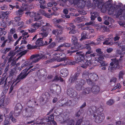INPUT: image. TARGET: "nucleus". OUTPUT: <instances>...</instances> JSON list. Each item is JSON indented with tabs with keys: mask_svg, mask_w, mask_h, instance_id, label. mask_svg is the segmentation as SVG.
I'll use <instances>...</instances> for the list:
<instances>
[{
	"mask_svg": "<svg viewBox=\"0 0 125 125\" xmlns=\"http://www.w3.org/2000/svg\"><path fill=\"white\" fill-rule=\"evenodd\" d=\"M27 52V51L24 50L21 52L19 53V54L20 55V57H21L22 56L24 55Z\"/></svg>",
	"mask_w": 125,
	"mask_h": 125,
	"instance_id": "774afa93",
	"label": "nucleus"
},
{
	"mask_svg": "<svg viewBox=\"0 0 125 125\" xmlns=\"http://www.w3.org/2000/svg\"><path fill=\"white\" fill-rule=\"evenodd\" d=\"M54 25L57 28L60 29L58 30H59L60 31H61L62 32V31L64 29V28L63 27L59 24H55Z\"/></svg>",
	"mask_w": 125,
	"mask_h": 125,
	"instance_id": "a18cd8bd",
	"label": "nucleus"
},
{
	"mask_svg": "<svg viewBox=\"0 0 125 125\" xmlns=\"http://www.w3.org/2000/svg\"><path fill=\"white\" fill-rule=\"evenodd\" d=\"M114 101L112 99H110L108 100L106 104L107 105H113L114 103Z\"/></svg>",
	"mask_w": 125,
	"mask_h": 125,
	"instance_id": "37998d69",
	"label": "nucleus"
},
{
	"mask_svg": "<svg viewBox=\"0 0 125 125\" xmlns=\"http://www.w3.org/2000/svg\"><path fill=\"white\" fill-rule=\"evenodd\" d=\"M82 121V119H80L78 120L76 123L75 125H80Z\"/></svg>",
	"mask_w": 125,
	"mask_h": 125,
	"instance_id": "0e129e2a",
	"label": "nucleus"
},
{
	"mask_svg": "<svg viewBox=\"0 0 125 125\" xmlns=\"http://www.w3.org/2000/svg\"><path fill=\"white\" fill-rule=\"evenodd\" d=\"M91 64V61L87 60L85 63V62L82 61V63L81 64V67L83 68H86L87 66H90Z\"/></svg>",
	"mask_w": 125,
	"mask_h": 125,
	"instance_id": "2eb2a0df",
	"label": "nucleus"
},
{
	"mask_svg": "<svg viewBox=\"0 0 125 125\" xmlns=\"http://www.w3.org/2000/svg\"><path fill=\"white\" fill-rule=\"evenodd\" d=\"M74 82L76 84L75 88L76 89L79 91L80 90L82 89V88L83 87V86L78 84L77 82H76V81H75Z\"/></svg>",
	"mask_w": 125,
	"mask_h": 125,
	"instance_id": "4c0bfd02",
	"label": "nucleus"
},
{
	"mask_svg": "<svg viewBox=\"0 0 125 125\" xmlns=\"http://www.w3.org/2000/svg\"><path fill=\"white\" fill-rule=\"evenodd\" d=\"M34 21H37L41 19L42 18V17L40 16L39 14L36 13L35 14V16L34 17Z\"/></svg>",
	"mask_w": 125,
	"mask_h": 125,
	"instance_id": "72a5a7b5",
	"label": "nucleus"
},
{
	"mask_svg": "<svg viewBox=\"0 0 125 125\" xmlns=\"http://www.w3.org/2000/svg\"><path fill=\"white\" fill-rule=\"evenodd\" d=\"M54 21H55L54 24L56 23H59L62 22L63 20L62 19H59L56 20L55 19H54Z\"/></svg>",
	"mask_w": 125,
	"mask_h": 125,
	"instance_id": "5fc2aeb1",
	"label": "nucleus"
},
{
	"mask_svg": "<svg viewBox=\"0 0 125 125\" xmlns=\"http://www.w3.org/2000/svg\"><path fill=\"white\" fill-rule=\"evenodd\" d=\"M90 73L86 71H84L82 75L83 78L87 79L89 77H90L89 76V75Z\"/></svg>",
	"mask_w": 125,
	"mask_h": 125,
	"instance_id": "2f4dec72",
	"label": "nucleus"
},
{
	"mask_svg": "<svg viewBox=\"0 0 125 125\" xmlns=\"http://www.w3.org/2000/svg\"><path fill=\"white\" fill-rule=\"evenodd\" d=\"M125 8V4L123 6V4L121 2H119L118 5L116 6V8Z\"/></svg>",
	"mask_w": 125,
	"mask_h": 125,
	"instance_id": "09e8293b",
	"label": "nucleus"
},
{
	"mask_svg": "<svg viewBox=\"0 0 125 125\" xmlns=\"http://www.w3.org/2000/svg\"><path fill=\"white\" fill-rule=\"evenodd\" d=\"M67 93L70 96L72 97H76L77 94L76 92L72 88L68 89Z\"/></svg>",
	"mask_w": 125,
	"mask_h": 125,
	"instance_id": "f8f14e48",
	"label": "nucleus"
},
{
	"mask_svg": "<svg viewBox=\"0 0 125 125\" xmlns=\"http://www.w3.org/2000/svg\"><path fill=\"white\" fill-rule=\"evenodd\" d=\"M31 65L30 64V61L29 62H25L23 63L21 65L22 67H25L28 65Z\"/></svg>",
	"mask_w": 125,
	"mask_h": 125,
	"instance_id": "8fccbe9b",
	"label": "nucleus"
},
{
	"mask_svg": "<svg viewBox=\"0 0 125 125\" xmlns=\"http://www.w3.org/2000/svg\"><path fill=\"white\" fill-rule=\"evenodd\" d=\"M113 66V65H111V63H110V65L108 68V70L111 72H113L114 70L115 69L114 66Z\"/></svg>",
	"mask_w": 125,
	"mask_h": 125,
	"instance_id": "4d7b16f0",
	"label": "nucleus"
},
{
	"mask_svg": "<svg viewBox=\"0 0 125 125\" xmlns=\"http://www.w3.org/2000/svg\"><path fill=\"white\" fill-rule=\"evenodd\" d=\"M22 109V107L21 104L19 103L17 104L15 106V113L17 114L16 116L19 115L20 113V112Z\"/></svg>",
	"mask_w": 125,
	"mask_h": 125,
	"instance_id": "9b49d317",
	"label": "nucleus"
},
{
	"mask_svg": "<svg viewBox=\"0 0 125 125\" xmlns=\"http://www.w3.org/2000/svg\"><path fill=\"white\" fill-rule=\"evenodd\" d=\"M61 73L62 75H63V76H62L63 77H65L68 75V72L66 69H65L62 70L61 71Z\"/></svg>",
	"mask_w": 125,
	"mask_h": 125,
	"instance_id": "cd10ccee",
	"label": "nucleus"
},
{
	"mask_svg": "<svg viewBox=\"0 0 125 125\" xmlns=\"http://www.w3.org/2000/svg\"><path fill=\"white\" fill-rule=\"evenodd\" d=\"M54 60H58V58L59 57L58 61L59 62L64 61H66L67 60V57H66L65 54L60 52L56 53L53 55Z\"/></svg>",
	"mask_w": 125,
	"mask_h": 125,
	"instance_id": "7ed1b4c3",
	"label": "nucleus"
},
{
	"mask_svg": "<svg viewBox=\"0 0 125 125\" xmlns=\"http://www.w3.org/2000/svg\"><path fill=\"white\" fill-rule=\"evenodd\" d=\"M84 48L86 49H87L88 51H87L85 53V55H86L92 53V51L91 50V47L88 44H86L84 45Z\"/></svg>",
	"mask_w": 125,
	"mask_h": 125,
	"instance_id": "dca6fc26",
	"label": "nucleus"
},
{
	"mask_svg": "<svg viewBox=\"0 0 125 125\" xmlns=\"http://www.w3.org/2000/svg\"><path fill=\"white\" fill-rule=\"evenodd\" d=\"M10 120L8 118H6L5 120L4 121V125H10Z\"/></svg>",
	"mask_w": 125,
	"mask_h": 125,
	"instance_id": "3c124183",
	"label": "nucleus"
},
{
	"mask_svg": "<svg viewBox=\"0 0 125 125\" xmlns=\"http://www.w3.org/2000/svg\"><path fill=\"white\" fill-rule=\"evenodd\" d=\"M90 14L91 15L90 18L91 20L92 21L94 20L95 18L99 16L98 13L96 12H92L91 11L90 12Z\"/></svg>",
	"mask_w": 125,
	"mask_h": 125,
	"instance_id": "6ab92c4d",
	"label": "nucleus"
},
{
	"mask_svg": "<svg viewBox=\"0 0 125 125\" xmlns=\"http://www.w3.org/2000/svg\"><path fill=\"white\" fill-rule=\"evenodd\" d=\"M46 72L44 70H40L38 73V75L40 77H43L45 75Z\"/></svg>",
	"mask_w": 125,
	"mask_h": 125,
	"instance_id": "b1692460",
	"label": "nucleus"
},
{
	"mask_svg": "<svg viewBox=\"0 0 125 125\" xmlns=\"http://www.w3.org/2000/svg\"><path fill=\"white\" fill-rule=\"evenodd\" d=\"M115 8H108V13L109 14H111L114 13V10Z\"/></svg>",
	"mask_w": 125,
	"mask_h": 125,
	"instance_id": "864d4df0",
	"label": "nucleus"
},
{
	"mask_svg": "<svg viewBox=\"0 0 125 125\" xmlns=\"http://www.w3.org/2000/svg\"><path fill=\"white\" fill-rule=\"evenodd\" d=\"M91 88L92 92L95 94L98 93L100 91L99 87L97 85L93 86Z\"/></svg>",
	"mask_w": 125,
	"mask_h": 125,
	"instance_id": "4be33fe9",
	"label": "nucleus"
},
{
	"mask_svg": "<svg viewBox=\"0 0 125 125\" xmlns=\"http://www.w3.org/2000/svg\"><path fill=\"white\" fill-rule=\"evenodd\" d=\"M86 82L89 84H91L92 82V80H91V78L90 77H89L86 79Z\"/></svg>",
	"mask_w": 125,
	"mask_h": 125,
	"instance_id": "6e6d98bb",
	"label": "nucleus"
},
{
	"mask_svg": "<svg viewBox=\"0 0 125 125\" xmlns=\"http://www.w3.org/2000/svg\"><path fill=\"white\" fill-rule=\"evenodd\" d=\"M67 60L66 61V63H67V65H73L75 64V61L72 62L69 60L67 58Z\"/></svg>",
	"mask_w": 125,
	"mask_h": 125,
	"instance_id": "a19ab883",
	"label": "nucleus"
},
{
	"mask_svg": "<svg viewBox=\"0 0 125 125\" xmlns=\"http://www.w3.org/2000/svg\"><path fill=\"white\" fill-rule=\"evenodd\" d=\"M111 38H109L105 40L103 42V44H105L106 45H109L111 44L112 42L110 41V39H111Z\"/></svg>",
	"mask_w": 125,
	"mask_h": 125,
	"instance_id": "f704fd0d",
	"label": "nucleus"
},
{
	"mask_svg": "<svg viewBox=\"0 0 125 125\" xmlns=\"http://www.w3.org/2000/svg\"><path fill=\"white\" fill-rule=\"evenodd\" d=\"M79 75V73H77L75 74L73 77V78H71L69 79V82L70 83H72L74 82H75V81H77V77Z\"/></svg>",
	"mask_w": 125,
	"mask_h": 125,
	"instance_id": "f3484780",
	"label": "nucleus"
},
{
	"mask_svg": "<svg viewBox=\"0 0 125 125\" xmlns=\"http://www.w3.org/2000/svg\"><path fill=\"white\" fill-rule=\"evenodd\" d=\"M104 59V58L102 55H100L98 58H95V60L94 61L95 63H98V62L100 63V67H101L102 66H107L108 64L105 61H104L103 60Z\"/></svg>",
	"mask_w": 125,
	"mask_h": 125,
	"instance_id": "1a4fd4ad",
	"label": "nucleus"
},
{
	"mask_svg": "<svg viewBox=\"0 0 125 125\" xmlns=\"http://www.w3.org/2000/svg\"><path fill=\"white\" fill-rule=\"evenodd\" d=\"M93 107H89L87 111V113L88 115H90L93 114L94 111L93 110Z\"/></svg>",
	"mask_w": 125,
	"mask_h": 125,
	"instance_id": "ea45409f",
	"label": "nucleus"
},
{
	"mask_svg": "<svg viewBox=\"0 0 125 125\" xmlns=\"http://www.w3.org/2000/svg\"><path fill=\"white\" fill-rule=\"evenodd\" d=\"M83 111L82 110H79L76 114V116L77 117L81 115L83 113Z\"/></svg>",
	"mask_w": 125,
	"mask_h": 125,
	"instance_id": "052dcab7",
	"label": "nucleus"
},
{
	"mask_svg": "<svg viewBox=\"0 0 125 125\" xmlns=\"http://www.w3.org/2000/svg\"><path fill=\"white\" fill-rule=\"evenodd\" d=\"M74 47H72L71 48L72 50H75V51H68L67 52L68 53H71V54H72L74 52H75L78 51V49H80L82 48L81 46H80L78 45H74Z\"/></svg>",
	"mask_w": 125,
	"mask_h": 125,
	"instance_id": "4468645a",
	"label": "nucleus"
},
{
	"mask_svg": "<svg viewBox=\"0 0 125 125\" xmlns=\"http://www.w3.org/2000/svg\"><path fill=\"white\" fill-rule=\"evenodd\" d=\"M43 38L38 39L35 42V44L38 46H42L44 45L43 42L42 41Z\"/></svg>",
	"mask_w": 125,
	"mask_h": 125,
	"instance_id": "412c9836",
	"label": "nucleus"
},
{
	"mask_svg": "<svg viewBox=\"0 0 125 125\" xmlns=\"http://www.w3.org/2000/svg\"><path fill=\"white\" fill-rule=\"evenodd\" d=\"M78 12L81 14L83 15H84L86 14V12L83 10L82 8H79V9L78 10Z\"/></svg>",
	"mask_w": 125,
	"mask_h": 125,
	"instance_id": "49530a36",
	"label": "nucleus"
},
{
	"mask_svg": "<svg viewBox=\"0 0 125 125\" xmlns=\"http://www.w3.org/2000/svg\"><path fill=\"white\" fill-rule=\"evenodd\" d=\"M52 33L55 35H58L62 34V32L61 31L59 30L58 29L54 30L52 31Z\"/></svg>",
	"mask_w": 125,
	"mask_h": 125,
	"instance_id": "bb28decb",
	"label": "nucleus"
},
{
	"mask_svg": "<svg viewBox=\"0 0 125 125\" xmlns=\"http://www.w3.org/2000/svg\"><path fill=\"white\" fill-rule=\"evenodd\" d=\"M72 42L74 45H78L80 46H82L78 42V39L75 36H73L72 39Z\"/></svg>",
	"mask_w": 125,
	"mask_h": 125,
	"instance_id": "a211bd4d",
	"label": "nucleus"
},
{
	"mask_svg": "<svg viewBox=\"0 0 125 125\" xmlns=\"http://www.w3.org/2000/svg\"><path fill=\"white\" fill-rule=\"evenodd\" d=\"M113 1L112 0H108L106 1L105 4L104 2L100 1L99 0H94L93 5L94 8H103V7L105 4V8H112L113 7Z\"/></svg>",
	"mask_w": 125,
	"mask_h": 125,
	"instance_id": "f257e3e1",
	"label": "nucleus"
},
{
	"mask_svg": "<svg viewBox=\"0 0 125 125\" xmlns=\"http://www.w3.org/2000/svg\"><path fill=\"white\" fill-rule=\"evenodd\" d=\"M37 22L34 24H31V26L34 28L35 30L37 29L39 27H40L39 25Z\"/></svg>",
	"mask_w": 125,
	"mask_h": 125,
	"instance_id": "c03bdc74",
	"label": "nucleus"
},
{
	"mask_svg": "<svg viewBox=\"0 0 125 125\" xmlns=\"http://www.w3.org/2000/svg\"><path fill=\"white\" fill-rule=\"evenodd\" d=\"M81 38L80 40V41H82L87 38V33L85 31H83L81 34Z\"/></svg>",
	"mask_w": 125,
	"mask_h": 125,
	"instance_id": "a878e982",
	"label": "nucleus"
},
{
	"mask_svg": "<svg viewBox=\"0 0 125 125\" xmlns=\"http://www.w3.org/2000/svg\"><path fill=\"white\" fill-rule=\"evenodd\" d=\"M50 97V95L49 94L47 93H45L44 94L42 95V98H43L42 101H43L49 98Z\"/></svg>",
	"mask_w": 125,
	"mask_h": 125,
	"instance_id": "c756f323",
	"label": "nucleus"
},
{
	"mask_svg": "<svg viewBox=\"0 0 125 125\" xmlns=\"http://www.w3.org/2000/svg\"><path fill=\"white\" fill-rule=\"evenodd\" d=\"M92 91V88L87 87L85 88L83 92V93L84 94H88Z\"/></svg>",
	"mask_w": 125,
	"mask_h": 125,
	"instance_id": "393cba45",
	"label": "nucleus"
},
{
	"mask_svg": "<svg viewBox=\"0 0 125 125\" xmlns=\"http://www.w3.org/2000/svg\"><path fill=\"white\" fill-rule=\"evenodd\" d=\"M118 11L117 13V16H119L120 15L123 14V15L125 14V9L123 10L121 8H118Z\"/></svg>",
	"mask_w": 125,
	"mask_h": 125,
	"instance_id": "c85d7f7f",
	"label": "nucleus"
},
{
	"mask_svg": "<svg viewBox=\"0 0 125 125\" xmlns=\"http://www.w3.org/2000/svg\"><path fill=\"white\" fill-rule=\"evenodd\" d=\"M93 116L95 118V122L97 123H100L102 122L105 118L104 114L103 113L96 114H94Z\"/></svg>",
	"mask_w": 125,
	"mask_h": 125,
	"instance_id": "423d86ee",
	"label": "nucleus"
},
{
	"mask_svg": "<svg viewBox=\"0 0 125 125\" xmlns=\"http://www.w3.org/2000/svg\"><path fill=\"white\" fill-rule=\"evenodd\" d=\"M83 19V17H77L76 19V22L78 23H79L82 21V19Z\"/></svg>",
	"mask_w": 125,
	"mask_h": 125,
	"instance_id": "bf43d9fd",
	"label": "nucleus"
},
{
	"mask_svg": "<svg viewBox=\"0 0 125 125\" xmlns=\"http://www.w3.org/2000/svg\"><path fill=\"white\" fill-rule=\"evenodd\" d=\"M28 70H26L23 71L18 76L16 79V81H17L16 83H18L21 80L25 78L26 76L28 74V73H27Z\"/></svg>",
	"mask_w": 125,
	"mask_h": 125,
	"instance_id": "9d476101",
	"label": "nucleus"
},
{
	"mask_svg": "<svg viewBox=\"0 0 125 125\" xmlns=\"http://www.w3.org/2000/svg\"><path fill=\"white\" fill-rule=\"evenodd\" d=\"M44 26L42 28L41 30L42 32L39 34H40L43 37H46L47 36L48 34V30L49 29V28L51 26L50 24L48 23H46V25Z\"/></svg>",
	"mask_w": 125,
	"mask_h": 125,
	"instance_id": "0eeeda50",
	"label": "nucleus"
},
{
	"mask_svg": "<svg viewBox=\"0 0 125 125\" xmlns=\"http://www.w3.org/2000/svg\"><path fill=\"white\" fill-rule=\"evenodd\" d=\"M44 122L43 119H39L35 122L33 123V125H40V124Z\"/></svg>",
	"mask_w": 125,
	"mask_h": 125,
	"instance_id": "e433bc0d",
	"label": "nucleus"
},
{
	"mask_svg": "<svg viewBox=\"0 0 125 125\" xmlns=\"http://www.w3.org/2000/svg\"><path fill=\"white\" fill-rule=\"evenodd\" d=\"M15 114H14V112L13 111H11L9 114V119H10L11 121L13 123H15L16 122V120L15 118L16 117V115Z\"/></svg>",
	"mask_w": 125,
	"mask_h": 125,
	"instance_id": "ddd939ff",
	"label": "nucleus"
},
{
	"mask_svg": "<svg viewBox=\"0 0 125 125\" xmlns=\"http://www.w3.org/2000/svg\"><path fill=\"white\" fill-rule=\"evenodd\" d=\"M63 46H64L63 45V44L60 45L58 47L57 50H56V51L59 52L62 51L63 50H62L61 48H60L61 47H63Z\"/></svg>",
	"mask_w": 125,
	"mask_h": 125,
	"instance_id": "603ef678",
	"label": "nucleus"
},
{
	"mask_svg": "<svg viewBox=\"0 0 125 125\" xmlns=\"http://www.w3.org/2000/svg\"><path fill=\"white\" fill-rule=\"evenodd\" d=\"M33 113V108L32 107H28L25 109V110L23 111L22 115L23 116L30 117L32 115Z\"/></svg>",
	"mask_w": 125,
	"mask_h": 125,
	"instance_id": "6e6552de",
	"label": "nucleus"
},
{
	"mask_svg": "<svg viewBox=\"0 0 125 125\" xmlns=\"http://www.w3.org/2000/svg\"><path fill=\"white\" fill-rule=\"evenodd\" d=\"M76 54L77 55L75 56V57L76 63H79L81 65V64L82 63V61H84V54L81 51L77 52Z\"/></svg>",
	"mask_w": 125,
	"mask_h": 125,
	"instance_id": "39448f33",
	"label": "nucleus"
},
{
	"mask_svg": "<svg viewBox=\"0 0 125 125\" xmlns=\"http://www.w3.org/2000/svg\"><path fill=\"white\" fill-rule=\"evenodd\" d=\"M19 52V51H17L15 52L14 51H10L8 54V56L13 57V56Z\"/></svg>",
	"mask_w": 125,
	"mask_h": 125,
	"instance_id": "7c9ffc66",
	"label": "nucleus"
},
{
	"mask_svg": "<svg viewBox=\"0 0 125 125\" xmlns=\"http://www.w3.org/2000/svg\"><path fill=\"white\" fill-rule=\"evenodd\" d=\"M40 8H47L44 6V4H45L46 2L44 0H41L40 1Z\"/></svg>",
	"mask_w": 125,
	"mask_h": 125,
	"instance_id": "58836bf2",
	"label": "nucleus"
},
{
	"mask_svg": "<svg viewBox=\"0 0 125 125\" xmlns=\"http://www.w3.org/2000/svg\"><path fill=\"white\" fill-rule=\"evenodd\" d=\"M44 123L46 122L51 121L52 120L54 119V116L52 115H51L50 116L47 117L45 118L42 119Z\"/></svg>",
	"mask_w": 125,
	"mask_h": 125,
	"instance_id": "5701e85b",
	"label": "nucleus"
},
{
	"mask_svg": "<svg viewBox=\"0 0 125 125\" xmlns=\"http://www.w3.org/2000/svg\"><path fill=\"white\" fill-rule=\"evenodd\" d=\"M76 82H77L78 84L82 86L84 85L85 83V81L83 79L80 80L77 79V81H76Z\"/></svg>",
	"mask_w": 125,
	"mask_h": 125,
	"instance_id": "473e14b6",
	"label": "nucleus"
},
{
	"mask_svg": "<svg viewBox=\"0 0 125 125\" xmlns=\"http://www.w3.org/2000/svg\"><path fill=\"white\" fill-rule=\"evenodd\" d=\"M103 109L102 106L98 108L97 110L96 114H98L102 113L101 112L103 111Z\"/></svg>",
	"mask_w": 125,
	"mask_h": 125,
	"instance_id": "de8ad7c7",
	"label": "nucleus"
},
{
	"mask_svg": "<svg viewBox=\"0 0 125 125\" xmlns=\"http://www.w3.org/2000/svg\"><path fill=\"white\" fill-rule=\"evenodd\" d=\"M107 20L108 21H112L113 19L111 18V17H108L107 15H105L104 17V19L105 20H106L107 19Z\"/></svg>",
	"mask_w": 125,
	"mask_h": 125,
	"instance_id": "338daca9",
	"label": "nucleus"
},
{
	"mask_svg": "<svg viewBox=\"0 0 125 125\" xmlns=\"http://www.w3.org/2000/svg\"><path fill=\"white\" fill-rule=\"evenodd\" d=\"M53 14L56 15H58V13L56 14L54 12H52V13L51 14L46 13L44 16L48 18H50L52 16V15Z\"/></svg>",
	"mask_w": 125,
	"mask_h": 125,
	"instance_id": "c9c22d12",
	"label": "nucleus"
},
{
	"mask_svg": "<svg viewBox=\"0 0 125 125\" xmlns=\"http://www.w3.org/2000/svg\"><path fill=\"white\" fill-rule=\"evenodd\" d=\"M96 52L97 53L100 54V55H98L99 56L100 55H102L103 56V55H101V54H102L103 53V52L101 51V49L98 48L96 49Z\"/></svg>",
	"mask_w": 125,
	"mask_h": 125,
	"instance_id": "13d9d810",
	"label": "nucleus"
},
{
	"mask_svg": "<svg viewBox=\"0 0 125 125\" xmlns=\"http://www.w3.org/2000/svg\"><path fill=\"white\" fill-rule=\"evenodd\" d=\"M47 56L46 55H44L42 54L33 55L30 57V64L31 65L38 61L41 59L47 58Z\"/></svg>",
	"mask_w": 125,
	"mask_h": 125,
	"instance_id": "f03ea898",
	"label": "nucleus"
},
{
	"mask_svg": "<svg viewBox=\"0 0 125 125\" xmlns=\"http://www.w3.org/2000/svg\"><path fill=\"white\" fill-rule=\"evenodd\" d=\"M4 105V99H2L0 101V108L1 107Z\"/></svg>",
	"mask_w": 125,
	"mask_h": 125,
	"instance_id": "69168bd1",
	"label": "nucleus"
},
{
	"mask_svg": "<svg viewBox=\"0 0 125 125\" xmlns=\"http://www.w3.org/2000/svg\"><path fill=\"white\" fill-rule=\"evenodd\" d=\"M24 8H21L19 10L16 11V14L18 15H22L24 11Z\"/></svg>",
	"mask_w": 125,
	"mask_h": 125,
	"instance_id": "79ce46f5",
	"label": "nucleus"
},
{
	"mask_svg": "<svg viewBox=\"0 0 125 125\" xmlns=\"http://www.w3.org/2000/svg\"><path fill=\"white\" fill-rule=\"evenodd\" d=\"M89 56L90 57H91V58H92V57H94V58L95 59L97 57H95V56H97V55H98L97 53H92L90 54Z\"/></svg>",
	"mask_w": 125,
	"mask_h": 125,
	"instance_id": "680f3d73",
	"label": "nucleus"
},
{
	"mask_svg": "<svg viewBox=\"0 0 125 125\" xmlns=\"http://www.w3.org/2000/svg\"><path fill=\"white\" fill-rule=\"evenodd\" d=\"M121 87V86L120 84L119 83H118L117 84L116 86L114 87L112 89V90H114L116 89L117 88H120Z\"/></svg>",
	"mask_w": 125,
	"mask_h": 125,
	"instance_id": "e2e57ef3",
	"label": "nucleus"
},
{
	"mask_svg": "<svg viewBox=\"0 0 125 125\" xmlns=\"http://www.w3.org/2000/svg\"><path fill=\"white\" fill-rule=\"evenodd\" d=\"M112 62L111 63V65H113L115 69H121L122 68V66L121 65L120 62L121 59H119L116 58L111 59Z\"/></svg>",
	"mask_w": 125,
	"mask_h": 125,
	"instance_id": "20e7f679",
	"label": "nucleus"
},
{
	"mask_svg": "<svg viewBox=\"0 0 125 125\" xmlns=\"http://www.w3.org/2000/svg\"><path fill=\"white\" fill-rule=\"evenodd\" d=\"M89 76L91 78V80L93 81H95L97 80L98 79V75L94 73H90Z\"/></svg>",
	"mask_w": 125,
	"mask_h": 125,
	"instance_id": "aec40b11",
	"label": "nucleus"
}]
</instances>
